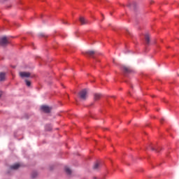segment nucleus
<instances>
[{"label":"nucleus","instance_id":"obj_6","mask_svg":"<svg viewBox=\"0 0 179 179\" xmlns=\"http://www.w3.org/2000/svg\"><path fill=\"white\" fill-rule=\"evenodd\" d=\"M145 41L146 45H149L150 44V36L148 35V34L145 35Z\"/></svg>","mask_w":179,"mask_h":179},{"label":"nucleus","instance_id":"obj_1","mask_svg":"<svg viewBox=\"0 0 179 179\" xmlns=\"http://www.w3.org/2000/svg\"><path fill=\"white\" fill-rule=\"evenodd\" d=\"M84 55H86L87 57H91V58L96 59V57L97 55V53L94 50H87L86 52H83Z\"/></svg>","mask_w":179,"mask_h":179},{"label":"nucleus","instance_id":"obj_9","mask_svg":"<svg viewBox=\"0 0 179 179\" xmlns=\"http://www.w3.org/2000/svg\"><path fill=\"white\" fill-rule=\"evenodd\" d=\"M64 170L66 174H68V176H71V174H72V171L71 170V169L68 168V166H66L64 168Z\"/></svg>","mask_w":179,"mask_h":179},{"label":"nucleus","instance_id":"obj_4","mask_svg":"<svg viewBox=\"0 0 179 179\" xmlns=\"http://www.w3.org/2000/svg\"><path fill=\"white\" fill-rule=\"evenodd\" d=\"M41 108L42 111H43V113H46V114L51 113V108H50V106H42L41 107Z\"/></svg>","mask_w":179,"mask_h":179},{"label":"nucleus","instance_id":"obj_16","mask_svg":"<svg viewBox=\"0 0 179 179\" xmlns=\"http://www.w3.org/2000/svg\"><path fill=\"white\" fill-rule=\"evenodd\" d=\"M151 150H155V152H160V150L159 148H157L156 147H150Z\"/></svg>","mask_w":179,"mask_h":179},{"label":"nucleus","instance_id":"obj_23","mask_svg":"<svg viewBox=\"0 0 179 179\" xmlns=\"http://www.w3.org/2000/svg\"><path fill=\"white\" fill-rule=\"evenodd\" d=\"M0 97H1V92H0Z\"/></svg>","mask_w":179,"mask_h":179},{"label":"nucleus","instance_id":"obj_15","mask_svg":"<svg viewBox=\"0 0 179 179\" xmlns=\"http://www.w3.org/2000/svg\"><path fill=\"white\" fill-rule=\"evenodd\" d=\"M25 83L28 87H30V86L31 85V83L29 80H25Z\"/></svg>","mask_w":179,"mask_h":179},{"label":"nucleus","instance_id":"obj_3","mask_svg":"<svg viewBox=\"0 0 179 179\" xmlns=\"http://www.w3.org/2000/svg\"><path fill=\"white\" fill-rule=\"evenodd\" d=\"M9 41H8V38L6 36L0 38V45L5 47V45H8Z\"/></svg>","mask_w":179,"mask_h":179},{"label":"nucleus","instance_id":"obj_19","mask_svg":"<svg viewBox=\"0 0 179 179\" xmlns=\"http://www.w3.org/2000/svg\"><path fill=\"white\" fill-rule=\"evenodd\" d=\"M63 23H64V24H66V21L63 22Z\"/></svg>","mask_w":179,"mask_h":179},{"label":"nucleus","instance_id":"obj_2","mask_svg":"<svg viewBox=\"0 0 179 179\" xmlns=\"http://www.w3.org/2000/svg\"><path fill=\"white\" fill-rule=\"evenodd\" d=\"M79 97L81 100H86L87 99V90H83L79 92Z\"/></svg>","mask_w":179,"mask_h":179},{"label":"nucleus","instance_id":"obj_21","mask_svg":"<svg viewBox=\"0 0 179 179\" xmlns=\"http://www.w3.org/2000/svg\"><path fill=\"white\" fill-rule=\"evenodd\" d=\"M162 121H164V119H162V120H161V122H162Z\"/></svg>","mask_w":179,"mask_h":179},{"label":"nucleus","instance_id":"obj_10","mask_svg":"<svg viewBox=\"0 0 179 179\" xmlns=\"http://www.w3.org/2000/svg\"><path fill=\"white\" fill-rule=\"evenodd\" d=\"M123 72H124V73H129V72H131V69H129V67H127V66H124Z\"/></svg>","mask_w":179,"mask_h":179},{"label":"nucleus","instance_id":"obj_22","mask_svg":"<svg viewBox=\"0 0 179 179\" xmlns=\"http://www.w3.org/2000/svg\"><path fill=\"white\" fill-rule=\"evenodd\" d=\"M94 178L96 179V178H96V177H94Z\"/></svg>","mask_w":179,"mask_h":179},{"label":"nucleus","instance_id":"obj_12","mask_svg":"<svg viewBox=\"0 0 179 179\" xmlns=\"http://www.w3.org/2000/svg\"><path fill=\"white\" fill-rule=\"evenodd\" d=\"M94 170H99L100 169V164L99 162H96L94 164L93 166Z\"/></svg>","mask_w":179,"mask_h":179},{"label":"nucleus","instance_id":"obj_14","mask_svg":"<svg viewBox=\"0 0 179 179\" xmlns=\"http://www.w3.org/2000/svg\"><path fill=\"white\" fill-rule=\"evenodd\" d=\"M128 6H129L130 8H133L134 9H135V8H136V2H133L131 4H129Z\"/></svg>","mask_w":179,"mask_h":179},{"label":"nucleus","instance_id":"obj_11","mask_svg":"<svg viewBox=\"0 0 179 179\" xmlns=\"http://www.w3.org/2000/svg\"><path fill=\"white\" fill-rule=\"evenodd\" d=\"M5 73H0V82L5 80Z\"/></svg>","mask_w":179,"mask_h":179},{"label":"nucleus","instance_id":"obj_13","mask_svg":"<svg viewBox=\"0 0 179 179\" xmlns=\"http://www.w3.org/2000/svg\"><path fill=\"white\" fill-rule=\"evenodd\" d=\"M94 100L96 101L100 100L101 95L100 94H94Z\"/></svg>","mask_w":179,"mask_h":179},{"label":"nucleus","instance_id":"obj_18","mask_svg":"<svg viewBox=\"0 0 179 179\" xmlns=\"http://www.w3.org/2000/svg\"><path fill=\"white\" fill-rule=\"evenodd\" d=\"M38 36H39V37H47L45 34H40Z\"/></svg>","mask_w":179,"mask_h":179},{"label":"nucleus","instance_id":"obj_20","mask_svg":"<svg viewBox=\"0 0 179 179\" xmlns=\"http://www.w3.org/2000/svg\"><path fill=\"white\" fill-rule=\"evenodd\" d=\"M46 130H47V131H51V129H46Z\"/></svg>","mask_w":179,"mask_h":179},{"label":"nucleus","instance_id":"obj_7","mask_svg":"<svg viewBox=\"0 0 179 179\" xmlns=\"http://www.w3.org/2000/svg\"><path fill=\"white\" fill-rule=\"evenodd\" d=\"M80 22L81 24H87L88 23V21L86 19H85V17H80Z\"/></svg>","mask_w":179,"mask_h":179},{"label":"nucleus","instance_id":"obj_5","mask_svg":"<svg viewBox=\"0 0 179 179\" xmlns=\"http://www.w3.org/2000/svg\"><path fill=\"white\" fill-rule=\"evenodd\" d=\"M20 76L21 78H30L31 74L29 72H20Z\"/></svg>","mask_w":179,"mask_h":179},{"label":"nucleus","instance_id":"obj_8","mask_svg":"<svg viewBox=\"0 0 179 179\" xmlns=\"http://www.w3.org/2000/svg\"><path fill=\"white\" fill-rule=\"evenodd\" d=\"M19 167H20V164H15L14 165H12L11 166H10V169L11 170H17V169H19Z\"/></svg>","mask_w":179,"mask_h":179},{"label":"nucleus","instance_id":"obj_17","mask_svg":"<svg viewBox=\"0 0 179 179\" xmlns=\"http://www.w3.org/2000/svg\"><path fill=\"white\" fill-rule=\"evenodd\" d=\"M36 177H37V172L32 173L31 178H36Z\"/></svg>","mask_w":179,"mask_h":179}]
</instances>
